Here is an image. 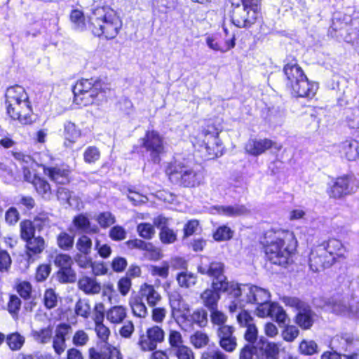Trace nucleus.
Instances as JSON below:
<instances>
[{
	"instance_id": "f257e3e1",
	"label": "nucleus",
	"mask_w": 359,
	"mask_h": 359,
	"mask_svg": "<svg viewBox=\"0 0 359 359\" xmlns=\"http://www.w3.org/2000/svg\"><path fill=\"white\" fill-rule=\"evenodd\" d=\"M234 300L229 305L231 313L242 309L246 304H257L256 313L259 317H271L281 326L285 325L287 320V315L278 304L271 302L269 292L256 285H239L233 283Z\"/></svg>"
},
{
	"instance_id": "f03ea898",
	"label": "nucleus",
	"mask_w": 359,
	"mask_h": 359,
	"mask_svg": "<svg viewBox=\"0 0 359 359\" xmlns=\"http://www.w3.org/2000/svg\"><path fill=\"white\" fill-rule=\"evenodd\" d=\"M198 272L212 278V289H206L201 294L203 305L212 311L217 308L220 293H226L233 298V282L227 280L224 264L203 256L197 267Z\"/></svg>"
},
{
	"instance_id": "7ed1b4c3",
	"label": "nucleus",
	"mask_w": 359,
	"mask_h": 359,
	"mask_svg": "<svg viewBox=\"0 0 359 359\" xmlns=\"http://www.w3.org/2000/svg\"><path fill=\"white\" fill-rule=\"evenodd\" d=\"M262 243L267 259L272 264L280 266L289 262L297 245L293 232L283 229L268 231Z\"/></svg>"
},
{
	"instance_id": "20e7f679",
	"label": "nucleus",
	"mask_w": 359,
	"mask_h": 359,
	"mask_svg": "<svg viewBox=\"0 0 359 359\" xmlns=\"http://www.w3.org/2000/svg\"><path fill=\"white\" fill-rule=\"evenodd\" d=\"M5 104L8 115L22 124H31L33 114L29 97L25 88L16 85L7 88Z\"/></svg>"
},
{
	"instance_id": "39448f33",
	"label": "nucleus",
	"mask_w": 359,
	"mask_h": 359,
	"mask_svg": "<svg viewBox=\"0 0 359 359\" xmlns=\"http://www.w3.org/2000/svg\"><path fill=\"white\" fill-rule=\"evenodd\" d=\"M89 22L94 35L104 36L107 39L115 38L122 27V22L116 12L104 6L92 8Z\"/></svg>"
},
{
	"instance_id": "423d86ee",
	"label": "nucleus",
	"mask_w": 359,
	"mask_h": 359,
	"mask_svg": "<svg viewBox=\"0 0 359 359\" xmlns=\"http://www.w3.org/2000/svg\"><path fill=\"white\" fill-rule=\"evenodd\" d=\"M166 172L172 182L184 187H198L203 180L202 172L193 161L180 155L174 157Z\"/></svg>"
},
{
	"instance_id": "0eeeda50",
	"label": "nucleus",
	"mask_w": 359,
	"mask_h": 359,
	"mask_svg": "<svg viewBox=\"0 0 359 359\" xmlns=\"http://www.w3.org/2000/svg\"><path fill=\"white\" fill-rule=\"evenodd\" d=\"M286 86L293 96L312 98L318 89V83L308 79L303 69L296 62L287 63L284 67Z\"/></svg>"
},
{
	"instance_id": "6e6552de",
	"label": "nucleus",
	"mask_w": 359,
	"mask_h": 359,
	"mask_svg": "<svg viewBox=\"0 0 359 359\" xmlns=\"http://www.w3.org/2000/svg\"><path fill=\"white\" fill-rule=\"evenodd\" d=\"M231 21L239 28H249L260 17L258 0H232Z\"/></svg>"
},
{
	"instance_id": "1a4fd4ad",
	"label": "nucleus",
	"mask_w": 359,
	"mask_h": 359,
	"mask_svg": "<svg viewBox=\"0 0 359 359\" xmlns=\"http://www.w3.org/2000/svg\"><path fill=\"white\" fill-rule=\"evenodd\" d=\"M221 130L213 125H208L197 136L198 142L203 147L207 153V158L212 159L223 154L224 147L219 134Z\"/></svg>"
},
{
	"instance_id": "9d476101",
	"label": "nucleus",
	"mask_w": 359,
	"mask_h": 359,
	"mask_svg": "<svg viewBox=\"0 0 359 359\" xmlns=\"http://www.w3.org/2000/svg\"><path fill=\"white\" fill-rule=\"evenodd\" d=\"M140 141L142 146L149 153L151 160L155 163H159L160 155L164 151L163 137L155 130H149Z\"/></svg>"
},
{
	"instance_id": "9b49d317",
	"label": "nucleus",
	"mask_w": 359,
	"mask_h": 359,
	"mask_svg": "<svg viewBox=\"0 0 359 359\" xmlns=\"http://www.w3.org/2000/svg\"><path fill=\"white\" fill-rule=\"evenodd\" d=\"M289 304L295 306L298 311L295 318L296 323L303 330L310 329L316 316L311 307L297 298L290 299Z\"/></svg>"
},
{
	"instance_id": "f8f14e48",
	"label": "nucleus",
	"mask_w": 359,
	"mask_h": 359,
	"mask_svg": "<svg viewBox=\"0 0 359 359\" xmlns=\"http://www.w3.org/2000/svg\"><path fill=\"white\" fill-rule=\"evenodd\" d=\"M164 337L163 329L154 325L147 329L146 334L140 335L138 344L143 351H153L158 343L163 341Z\"/></svg>"
},
{
	"instance_id": "ddd939ff",
	"label": "nucleus",
	"mask_w": 359,
	"mask_h": 359,
	"mask_svg": "<svg viewBox=\"0 0 359 359\" xmlns=\"http://www.w3.org/2000/svg\"><path fill=\"white\" fill-rule=\"evenodd\" d=\"M332 264L333 258L330 255L327 256V252L324 248L318 245L311 250L309 256V266L313 272L330 267Z\"/></svg>"
},
{
	"instance_id": "4468645a",
	"label": "nucleus",
	"mask_w": 359,
	"mask_h": 359,
	"mask_svg": "<svg viewBox=\"0 0 359 359\" xmlns=\"http://www.w3.org/2000/svg\"><path fill=\"white\" fill-rule=\"evenodd\" d=\"M107 92L102 88L101 83L96 82L94 88L88 92L74 93V102L80 106H88L106 97Z\"/></svg>"
},
{
	"instance_id": "2eb2a0df",
	"label": "nucleus",
	"mask_w": 359,
	"mask_h": 359,
	"mask_svg": "<svg viewBox=\"0 0 359 359\" xmlns=\"http://www.w3.org/2000/svg\"><path fill=\"white\" fill-rule=\"evenodd\" d=\"M353 178L349 175L337 177L330 187L329 195L334 198H341L355 191Z\"/></svg>"
},
{
	"instance_id": "dca6fc26",
	"label": "nucleus",
	"mask_w": 359,
	"mask_h": 359,
	"mask_svg": "<svg viewBox=\"0 0 359 359\" xmlns=\"http://www.w3.org/2000/svg\"><path fill=\"white\" fill-rule=\"evenodd\" d=\"M236 318L241 327H246L244 338L248 342V344L254 345L257 342L258 330L254 323L253 318L247 311L243 310L237 315Z\"/></svg>"
},
{
	"instance_id": "f3484780",
	"label": "nucleus",
	"mask_w": 359,
	"mask_h": 359,
	"mask_svg": "<svg viewBox=\"0 0 359 359\" xmlns=\"http://www.w3.org/2000/svg\"><path fill=\"white\" fill-rule=\"evenodd\" d=\"M274 147L278 151L282 148L281 144H278L269 139H250L245 144V151L250 155L257 156L264 153L269 149Z\"/></svg>"
},
{
	"instance_id": "a211bd4d",
	"label": "nucleus",
	"mask_w": 359,
	"mask_h": 359,
	"mask_svg": "<svg viewBox=\"0 0 359 359\" xmlns=\"http://www.w3.org/2000/svg\"><path fill=\"white\" fill-rule=\"evenodd\" d=\"M205 43L211 50L222 53L233 48L236 44L234 36L229 39H224L219 34L208 35L205 37Z\"/></svg>"
},
{
	"instance_id": "6ab92c4d",
	"label": "nucleus",
	"mask_w": 359,
	"mask_h": 359,
	"mask_svg": "<svg viewBox=\"0 0 359 359\" xmlns=\"http://www.w3.org/2000/svg\"><path fill=\"white\" fill-rule=\"evenodd\" d=\"M234 328L229 325L220 326L217 329V336L220 346L227 352H233L237 346L236 338L233 336Z\"/></svg>"
},
{
	"instance_id": "aec40b11",
	"label": "nucleus",
	"mask_w": 359,
	"mask_h": 359,
	"mask_svg": "<svg viewBox=\"0 0 359 359\" xmlns=\"http://www.w3.org/2000/svg\"><path fill=\"white\" fill-rule=\"evenodd\" d=\"M71 325L66 323L59 324L55 329L53 338V348L57 355H61L66 349V337L71 332Z\"/></svg>"
},
{
	"instance_id": "412c9836",
	"label": "nucleus",
	"mask_w": 359,
	"mask_h": 359,
	"mask_svg": "<svg viewBox=\"0 0 359 359\" xmlns=\"http://www.w3.org/2000/svg\"><path fill=\"white\" fill-rule=\"evenodd\" d=\"M255 348L258 351V354L265 359H278L279 358V347L278 345L269 342L263 337H261L256 343Z\"/></svg>"
},
{
	"instance_id": "4be33fe9",
	"label": "nucleus",
	"mask_w": 359,
	"mask_h": 359,
	"mask_svg": "<svg viewBox=\"0 0 359 359\" xmlns=\"http://www.w3.org/2000/svg\"><path fill=\"white\" fill-rule=\"evenodd\" d=\"M341 157L355 161L359 156V143L355 140H346L336 146Z\"/></svg>"
},
{
	"instance_id": "5701e85b",
	"label": "nucleus",
	"mask_w": 359,
	"mask_h": 359,
	"mask_svg": "<svg viewBox=\"0 0 359 359\" xmlns=\"http://www.w3.org/2000/svg\"><path fill=\"white\" fill-rule=\"evenodd\" d=\"M44 173L57 184H66L70 181V170L65 167L45 168Z\"/></svg>"
},
{
	"instance_id": "b1692460",
	"label": "nucleus",
	"mask_w": 359,
	"mask_h": 359,
	"mask_svg": "<svg viewBox=\"0 0 359 359\" xmlns=\"http://www.w3.org/2000/svg\"><path fill=\"white\" fill-rule=\"evenodd\" d=\"M319 246L325 249L327 256L330 255L333 258V263L337 258L345 257L346 249L339 240L331 238Z\"/></svg>"
},
{
	"instance_id": "393cba45",
	"label": "nucleus",
	"mask_w": 359,
	"mask_h": 359,
	"mask_svg": "<svg viewBox=\"0 0 359 359\" xmlns=\"http://www.w3.org/2000/svg\"><path fill=\"white\" fill-rule=\"evenodd\" d=\"M182 318L189 324H196L201 327H205L208 323V313L203 309H197L192 313H184Z\"/></svg>"
},
{
	"instance_id": "a878e982",
	"label": "nucleus",
	"mask_w": 359,
	"mask_h": 359,
	"mask_svg": "<svg viewBox=\"0 0 359 359\" xmlns=\"http://www.w3.org/2000/svg\"><path fill=\"white\" fill-rule=\"evenodd\" d=\"M95 311V332L97 337L104 342L108 339L110 331L109 328L102 323L104 318L103 306L102 304L96 306Z\"/></svg>"
},
{
	"instance_id": "bb28decb",
	"label": "nucleus",
	"mask_w": 359,
	"mask_h": 359,
	"mask_svg": "<svg viewBox=\"0 0 359 359\" xmlns=\"http://www.w3.org/2000/svg\"><path fill=\"white\" fill-rule=\"evenodd\" d=\"M141 298L147 301L151 307H154L161 301V297L152 285L144 284L141 287L138 294Z\"/></svg>"
},
{
	"instance_id": "cd10ccee",
	"label": "nucleus",
	"mask_w": 359,
	"mask_h": 359,
	"mask_svg": "<svg viewBox=\"0 0 359 359\" xmlns=\"http://www.w3.org/2000/svg\"><path fill=\"white\" fill-rule=\"evenodd\" d=\"M217 212L227 217H238L248 214V209L244 205H218L215 207Z\"/></svg>"
},
{
	"instance_id": "c85d7f7f",
	"label": "nucleus",
	"mask_w": 359,
	"mask_h": 359,
	"mask_svg": "<svg viewBox=\"0 0 359 359\" xmlns=\"http://www.w3.org/2000/svg\"><path fill=\"white\" fill-rule=\"evenodd\" d=\"M32 184L38 194L44 200L50 201L53 197V193L50 184L43 178L35 176Z\"/></svg>"
},
{
	"instance_id": "c756f323",
	"label": "nucleus",
	"mask_w": 359,
	"mask_h": 359,
	"mask_svg": "<svg viewBox=\"0 0 359 359\" xmlns=\"http://www.w3.org/2000/svg\"><path fill=\"white\" fill-rule=\"evenodd\" d=\"M325 306L327 310L337 314H344L348 312L350 308L349 304L339 295L328 299Z\"/></svg>"
},
{
	"instance_id": "7c9ffc66",
	"label": "nucleus",
	"mask_w": 359,
	"mask_h": 359,
	"mask_svg": "<svg viewBox=\"0 0 359 359\" xmlns=\"http://www.w3.org/2000/svg\"><path fill=\"white\" fill-rule=\"evenodd\" d=\"M127 317V309L123 306H114L106 313L107 320L113 324L123 323Z\"/></svg>"
},
{
	"instance_id": "2f4dec72",
	"label": "nucleus",
	"mask_w": 359,
	"mask_h": 359,
	"mask_svg": "<svg viewBox=\"0 0 359 359\" xmlns=\"http://www.w3.org/2000/svg\"><path fill=\"white\" fill-rule=\"evenodd\" d=\"M25 242L27 254L29 257L41 254L45 249V241L40 236L31 238Z\"/></svg>"
},
{
	"instance_id": "473e14b6",
	"label": "nucleus",
	"mask_w": 359,
	"mask_h": 359,
	"mask_svg": "<svg viewBox=\"0 0 359 359\" xmlns=\"http://www.w3.org/2000/svg\"><path fill=\"white\" fill-rule=\"evenodd\" d=\"M73 224L76 229L81 233H97L98 231L97 226H91L88 218L82 214L79 215L74 218Z\"/></svg>"
},
{
	"instance_id": "72a5a7b5",
	"label": "nucleus",
	"mask_w": 359,
	"mask_h": 359,
	"mask_svg": "<svg viewBox=\"0 0 359 359\" xmlns=\"http://www.w3.org/2000/svg\"><path fill=\"white\" fill-rule=\"evenodd\" d=\"M129 304L134 316L139 318H145L147 316V309L139 294L131 296Z\"/></svg>"
},
{
	"instance_id": "f704fd0d",
	"label": "nucleus",
	"mask_w": 359,
	"mask_h": 359,
	"mask_svg": "<svg viewBox=\"0 0 359 359\" xmlns=\"http://www.w3.org/2000/svg\"><path fill=\"white\" fill-rule=\"evenodd\" d=\"M80 290L86 294H94L100 292L101 290L100 285L95 279L89 277H83L78 282Z\"/></svg>"
},
{
	"instance_id": "c9c22d12",
	"label": "nucleus",
	"mask_w": 359,
	"mask_h": 359,
	"mask_svg": "<svg viewBox=\"0 0 359 359\" xmlns=\"http://www.w3.org/2000/svg\"><path fill=\"white\" fill-rule=\"evenodd\" d=\"M25 338L18 332H12L6 336V343L13 351H20L24 346Z\"/></svg>"
},
{
	"instance_id": "e433bc0d",
	"label": "nucleus",
	"mask_w": 359,
	"mask_h": 359,
	"mask_svg": "<svg viewBox=\"0 0 359 359\" xmlns=\"http://www.w3.org/2000/svg\"><path fill=\"white\" fill-rule=\"evenodd\" d=\"M57 198L62 203H67L70 207L76 208L79 205L78 198L72 197V192L65 187H60L56 193Z\"/></svg>"
},
{
	"instance_id": "4c0bfd02",
	"label": "nucleus",
	"mask_w": 359,
	"mask_h": 359,
	"mask_svg": "<svg viewBox=\"0 0 359 359\" xmlns=\"http://www.w3.org/2000/svg\"><path fill=\"white\" fill-rule=\"evenodd\" d=\"M64 136L66 140L73 143L81 136V130L75 123L67 121L64 124Z\"/></svg>"
},
{
	"instance_id": "58836bf2",
	"label": "nucleus",
	"mask_w": 359,
	"mask_h": 359,
	"mask_svg": "<svg viewBox=\"0 0 359 359\" xmlns=\"http://www.w3.org/2000/svg\"><path fill=\"white\" fill-rule=\"evenodd\" d=\"M177 280L180 287L188 288L196 284L197 278L193 273L183 271L178 273Z\"/></svg>"
},
{
	"instance_id": "ea45409f",
	"label": "nucleus",
	"mask_w": 359,
	"mask_h": 359,
	"mask_svg": "<svg viewBox=\"0 0 359 359\" xmlns=\"http://www.w3.org/2000/svg\"><path fill=\"white\" fill-rule=\"evenodd\" d=\"M35 231L32 221L25 220L20 222V236L25 241L34 237Z\"/></svg>"
},
{
	"instance_id": "a19ab883",
	"label": "nucleus",
	"mask_w": 359,
	"mask_h": 359,
	"mask_svg": "<svg viewBox=\"0 0 359 359\" xmlns=\"http://www.w3.org/2000/svg\"><path fill=\"white\" fill-rule=\"evenodd\" d=\"M52 334L53 331L50 327L32 332V337L34 340L41 344H47L49 342L52 338Z\"/></svg>"
},
{
	"instance_id": "79ce46f5",
	"label": "nucleus",
	"mask_w": 359,
	"mask_h": 359,
	"mask_svg": "<svg viewBox=\"0 0 359 359\" xmlns=\"http://www.w3.org/2000/svg\"><path fill=\"white\" fill-rule=\"evenodd\" d=\"M57 278L60 283H67L76 281V275L72 266L59 269L57 271Z\"/></svg>"
},
{
	"instance_id": "37998d69",
	"label": "nucleus",
	"mask_w": 359,
	"mask_h": 359,
	"mask_svg": "<svg viewBox=\"0 0 359 359\" xmlns=\"http://www.w3.org/2000/svg\"><path fill=\"white\" fill-rule=\"evenodd\" d=\"M137 231L139 236L144 239H151L156 233L154 225L146 222L139 224Z\"/></svg>"
},
{
	"instance_id": "c03bdc74",
	"label": "nucleus",
	"mask_w": 359,
	"mask_h": 359,
	"mask_svg": "<svg viewBox=\"0 0 359 359\" xmlns=\"http://www.w3.org/2000/svg\"><path fill=\"white\" fill-rule=\"evenodd\" d=\"M74 236L66 232H61L57 238L58 246L64 250H69L74 245Z\"/></svg>"
},
{
	"instance_id": "a18cd8bd",
	"label": "nucleus",
	"mask_w": 359,
	"mask_h": 359,
	"mask_svg": "<svg viewBox=\"0 0 359 359\" xmlns=\"http://www.w3.org/2000/svg\"><path fill=\"white\" fill-rule=\"evenodd\" d=\"M70 20L73 27L76 30L82 31L86 27L83 14L79 10H74L70 14Z\"/></svg>"
},
{
	"instance_id": "49530a36",
	"label": "nucleus",
	"mask_w": 359,
	"mask_h": 359,
	"mask_svg": "<svg viewBox=\"0 0 359 359\" xmlns=\"http://www.w3.org/2000/svg\"><path fill=\"white\" fill-rule=\"evenodd\" d=\"M286 113L284 109H273L269 111V121L275 126L281 125L284 123Z\"/></svg>"
},
{
	"instance_id": "de8ad7c7",
	"label": "nucleus",
	"mask_w": 359,
	"mask_h": 359,
	"mask_svg": "<svg viewBox=\"0 0 359 359\" xmlns=\"http://www.w3.org/2000/svg\"><path fill=\"white\" fill-rule=\"evenodd\" d=\"M95 83H93L91 80L88 79H81L73 87V93L90 91L94 88Z\"/></svg>"
},
{
	"instance_id": "09e8293b",
	"label": "nucleus",
	"mask_w": 359,
	"mask_h": 359,
	"mask_svg": "<svg viewBox=\"0 0 359 359\" xmlns=\"http://www.w3.org/2000/svg\"><path fill=\"white\" fill-rule=\"evenodd\" d=\"M201 359H227V356L217 347L209 346L203 353Z\"/></svg>"
},
{
	"instance_id": "8fccbe9b",
	"label": "nucleus",
	"mask_w": 359,
	"mask_h": 359,
	"mask_svg": "<svg viewBox=\"0 0 359 359\" xmlns=\"http://www.w3.org/2000/svg\"><path fill=\"white\" fill-rule=\"evenodd\" d=\"M76 315L87 318L90 313V306L87 299H79L75 306Z\"/></svg>"
},
{
	"instance_id": "3c124183",
	"label": "nucleus",
	"mask_w": 359,
	"mask_h": 359,
	"mask_svg": "<svg viewBox=\"0 0 359 359\" xmlns=\"http://www.w3.org/2000/svg\"><path fill=\"white\" fill-rule=\"evenodd\" d=\"M77 250L83 254H90L92 241L91 239L86 235L81 236L76 244Z\"/></svg>"
},
{
	"instance_id": "603ef678",
	"label": "nucleus",
	"mask_w": 359,
	"mask_h": 359,
	"mask_svg": "<svg viewBox=\"0 0 359 359\" xmlns=\"http://www.w3.org/2000/svg\"><path fill=\"white\" fill-rule=\"evenodd\" d=\"M149 271L153 276H158L161 278H166L169 274V265L163 262L161 266H151Z\"/></svg>"
},
{
	"instance_id": "864d4df0",
	"label": "nucleus",
	"mask_w": 359,
	"mask_h": 359,
	"mask_svg": "<svg viewBox=\"0 0 359 359\" xmlns=\"http://www.w3.org/2000/svg\"><path fill=\"white\" fill-rule=\"evenodd\" d=\"M318 346L316 343L313 341L303 340L299 344V351L304 355H311L317 352Z\"/></svg>"
},
{
	"instance_id": "5fc2aeb1",
	"label": "nucleus",
	"mask_w": 359,
	"mask_h": 359,
	"mask_svg": "<svg viewBox=\"0 0 359 359\" xmlns=\"http://www.w3.org/2000/svg\"><path fill=\"white\" fill-rule=\"evenodd\" d=\"M299 329L294 325H286L282 331L283 339L288 342L293 341L299 335Z\"/></svg>"
},
{
	"instance_id": "6e6d98bb",
	"label": "nucleus",
	"mask_w": 359,
	"mask_h": 359,
	"mask_svg": "<svg viewBox=\"0 0 359 359\" xmlns=\"http://www.w3.org/2000/svg\"><path fill=\"white\" fill-rule=\"evenodd\" d=\"M96 219L100 226L104 229L107 228L115 223V217L110 212L100 213Z\"/></svg>"
},
{
	"instance_id": "4d7b16f0",
	"label": "nucleus",
	"mask_w": 359,
	"mask_h": 359,
	"mask_svg": "<svg viewBox=\"0 0 359 359\" xmlns=\"http://www.w3.org/2000/svg\"><path fill=\"white\" fill-rule=\"evenodd\" d=\"M233 236V231L226 226H219L213 234L215 241H222L230 239Z\"/></svg>"
},
{
	"instance_id": "13d9d810",
	"label": "nucleus",
	"mask_w": 359,
	"mask_h": 359,
	"mask_svg": "<svg viewBox=\"0 0 359 359\" xmlns=\"http://www.w3.org/2000/svg\"><path fill=\"white\" fill-rule=\"evenodd\" d=\"M209 341L206 334L202 332H196L191 337V342L196 348H201L208 344Z\"/></svg>"
},
{
	"instance_id": "bf43d9fd",
	"label": "nucleus",
	"mask_w": 359,
	"mask_h": 359,
	"mask_svg": "<svg viewBox=\"0 0 359 359\" xmlns=\"http://www.w3.org/2000/svg\"><path fill=\"white\" fill-rule=\"evenodd\" d=\"M90 359H107V344L97 348L89 349Z\"/></svg>"
},
{
	"instance_id": "052dcab7",
	"label": "nucleus",
	"mask_w": 359,
	"mask_h": 359,
	"mask_svg": "<svg viewBox=\"0 0 359 359\" xmlns=\"http://www.w3.org/2000/svg\"><path fill=\"white\" fill-rule=\"evenodd\" d=\"M159 237L163 243L170 244L177 240V233L170 228L163 229L160 231Z\"/></svg>"
},
{
	"instance_id": "680f3d73",
	"label": "nucleus",
	"mask_w": 359,
	"mask_h": 359,
	"mask_svg": "<svg viewBox=\"0 0 359 359\" xmlns=\"http://www.w3.org/2000/svg\"><path fill=\"white\" fill-rule=\"evenodd\" d=\"M54 263L60 268V269H62L72 266L73 262L69 255L66 254H58L55 257Z\"/></svg>"
},
{
	"instance_id": "e2e57ef3",
	"label": "nucleus",
	"mask_w": 359,
	"mask_h": 359,
	"mask_svg": "<svg viewBox=\"0 0 359 359\" xmlns=\"http://www.w3.org/2000/svg\"><path fill=\"white\" fill-rule=\"evenodd\" d=\"M100 151L95 147H88L83 154L84 161L88 163H95L100 158Z\"/></svg>"
},
{
	"instance_id": "0e129e2a",
	"label": "nucleus",
	"mask_w": 359,
	"mask_h": 359,
	"mask_svg": "<svg viewBox=\"0 0 359 359\" xmlns=\"http://www.w3.org/2000/svg\"><path fill=\"white\" fill-rule=\"evenodd\" d=\"M168 341L170 346L173 348L174 350L184 346L182 334L180 332L176 330L170 331Z\"/></svg>"
},
{
	"instance_id": "69168bd1",
	"label": "nucleus",
	"mask_w": 359,
	"mask_h": 359,
	"mask_svg": "<svg viewBox=\"0 0 359 359\" xmlns=\"http://www.w3.org/2000/svg\"><path fill=\"white\" fill-rule=\"evenodd\" d=\"M44 304L48 309H53L56 306L57 297L53 289L46 290L43 297Z\"/></svg>"
},
{
	"instance_id": "338daca9",
	"label": "nucleus",
	"mask_w": 359,
	"mask_h": 359,
	"mask_svg": "<svg viewBox=\"0 0 359 359\" xmlns=\"http://www.w3.org/2000/svg\"><path fill=\"white\" fill-rule=\"evenodd\" d=\"M256 353L258 351L255 345L245 344L240 351L239 359H252Z\"/></svg>"
},
{
	"instance_id": "774afa93",
	"label": "nucleus",
	"mask_w": 359,
	"mask_h": 359,
	"mask_svg": "<svg viewBox=\"0 0 359 359\" xmlns=\"http://www.w3.org/2000/svg\"><path fill=\"white\" fill-rule=\"evenodd\" d=\"M178 359H194V355L191 348L182 346L175 350Z\"/></svg>"
}]
</instances>
